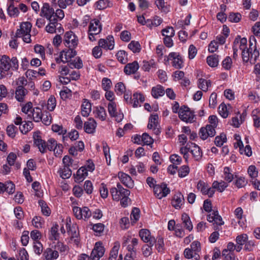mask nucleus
Listing matches in <instances>:
<instances>
[{
  "label": "nucleus",
  "instance_id": "nucleus-26",
  "mask_svg": "<svg viewBox=\"0 0 260 260\" xmlns=\"http://www.w3.org/2000/svg\"><path fill=\"white\" fill-rule=\"evenodd\" d=\"M181 219L184 227H185L189 231H191L192 230L193 226L188 215L186 213H183L182 215Z\"/></svg>",
  "mask_w": 260,
  "mask_h": 260
},
{
  "label": "nucleus",
  "instance_id": "nucleus-41",
  "mask_svg": "<svg viewBox=\"0 0 260 260\" xmlns=\"http://www.w3.org/2000/svg\"><path fill=\"white\" fill-rule=\"evenodd\" d=\"M131 215L133 216V221H131V224H133L139 220L140 217V210L138 208L134 207L131 211Z\"/></svg>",
  "mask_w": 260,
  "mask_h": 260
},
{
  "label": "nucleus",
  "instance_id": "nucleus-37",
  "mask_svg": "<svg viewBox=\"0 0 260 260\" xmlns=\"http://www.w3.org/2000/svg\"><path fill=\"white\" fill-rule=\"evenodd\" d=\"M118 177L121 183L126 187L129 188V183L130 181V177L125 173L120 172L118 174Z\"/></svg>",
  "mask_w": 260,
  "mask_h": 260
},
{
  "label": "nucleus",
  "instance_id": "nucleus-63",
  "mask_svg": "<svg viewBox=\"0 0 260 260\" xmlns=\"http://www.w3.org/2000/svg\"><path fill=\"white\" fill-rule=\"evenodd\" d=\"M4 190L9 194L13 193L15 191L14 184L11 181L6 182L5 183V188Z\"/></svg>",
  "mask_w": 260,
  "mask_h": 260
},
{
  "label": "nucleus",
  "instance_id": "nucleus-58",
  "mask_svg": "<svg viewBox=\"0 0 260 260\" xmlns=\"http://www.w3.org/2000/svg\"><path fill=\"white\" fill-rule=\"evenodd\" d=\"M120 247V244L118 242L114 243V246L111 250L110 257L116 258Z\"/></svg>",
  "mask_w": 260,
  "mask_h": 260
},
{
  "label": "nucleus",
  "instance_id": "nucleus-20",
  "mask_svg": "<svg viewBox=\"0 0 260 260\" xmlns=\"http://www.w3.org/2000/svg\"><path fill=\"white\" fill-rule=\"evenodd\" d=\"M91 111V104L87 100H85L81 106V114L84 117H87Z\"/></svg>",
  "mask_w": 260,
  "mask_h": 260
},
{
  "label": "nucleus",
  "instance_id": "nucleus-17",
  "mask_svg": "<svg viewBox=\"0 0 260 260\" xmlns=\"http://www.w3.org/2000/svg\"><path fill=\"white\" fill-rule=\"evenodd\" d=\"M158 115H151L149 118V122L147 127L149 129L153 128L155 131V133L158 134L160 133L159 130L157 128L158 125Z\"/></svg>",
  "mask_w": 260,
  "mask_h": 260
},
{
  "label": "nucleus",
  "instance_id": "nucleus-3",
  "mask_svg": "<svg viewBox=\"0 0 260 260\" xmlns=\"http://www.w3.org/2000/svg\"><path fill=\"white\" fill-rule=\"evenodd\" d=\"M153 191L155 196L159 199H161L166 197L170 192V190L167 187V185L165 183L155 185L154 186Z\"/></svg>",
  "mask_w": 260,
  "mask_h": 260
},
{
  "label": "nucleus",
  "instance_id": "nucleus-22",
  "mask_svg": "<svg viewBox=\"0 0 260 260\" xmlns=\"http://www.w3.org/2000/svg\"><path fill=\"white\" fill-rule=\"evenodd\" d=\"M165 94V89L160 85H157L155 87H153L151 90V94L155 99H157L162 96Z\"/></svg>",
  "mask_w": 260,
  "mask_h": 260
},
{
  "label": "nucleus",
  "instance_id": "nucleus-55",
  "mask_svg": "<svg viewBox=\"0 0 260 260\" xmlns=\"http://www.w3.org/2000/svg\"><path fill=\"white\" fill-rule=\"evenodd\" d=\"M229 21L232 22H238L241 19V15L240 13H231L228 18Z\"/></svg>",
  "mask_w": 260,
  "mask_h": 260
},
{
  "label": "nucleus",
  "instance_id": "nucleus-16",
  "mask_svg": "<svg viewBox=\"0 0 260 260\" xmlns=\"http://www.w3.org/2000/svg\"><path fill=\"white\" fill-rule=\"evenodd\" d=\"M54 13V10L52 8H51L49 4L48 3H44L43 6L41 9L40 15L43 16L46 18H50L51 16L53 15Z\"/></svg>",
  "mask_w": 260,
  "mask_h": 260
},
{
  "label": "nucleus",
  "instance_id": "nucleus-4",
  "mask_svg": "<svg viewBox=\"0 0 260 260\" xmlns=\"http://www.w3.org/2000/svg\"><path fill=\"white\" fill-rule=\"evenodd\" d=\"M139 236L145 243H148V245L153 246L156 242V239L151 235L150 232L146 229H143L139 231Z\"/></svg>",
  "mask_w": 260,
  "mask_h": 260
},
{
  "label": "nucleus",
  "instance_id": "nucleus-61",
  "mask_svg": "<svg viewBox=\"0 0 260 260\" xmlns=\"http://www.w3.org/2000/svg\"><path fill=\"white\" fill-rule=\"evenodd\" d=\"M17 129V127H16L14 125H10L8 126L7 127V133L9 137L11 138H14L15 136V134Z\"/></svg>",
  "mask_w": 260,
  "mask_h": 260
},
{
  "label": "nucleus",
  "instance_id": "nucleus-5",
  "mask_svg": "<svg viewBox=\"0 0 260 260\" xmlns=\"http://www.w3.org/2000/svg\"><path fill=\"white\" fill-rule=\"evenodd\" d=\"M126 189H124L122 185L117 183V187H112L110 189V193L112 196L114 200L118 201L120 200L121 198L123 197V194H125V192H127Z\"/></svg>",
  "mask_w": 260,
  "mask_h": 260
},
{
  "label": "nucleus",
  "instance_id": "nucleus-59",
  "mask_svg": "<svg viewBox=\"0 0 260 260\" xmlns=\"http://www.w3.org/2000/svg\"><path fill=\"white\" fill-rule=\"evenodd\" d=\"M115 91L118 94H122L125 91V87L122 82H119L115 86Z\"/></svg>",
  "mask_w": 260,
  "mask_h": 260
},
{
  "label": "nucleus",
  "instance_id": "nucleus-15",
  "mask_svg": "<svg viewBox=\"0 0 260 260\" xmlns=\"http://www.w3.org/2000/svg\"><path fill=\"white\" fill-rule=\"evenodd\" d=\"M190 152L192 154L193 157L196 160H199L202 156V153L200 148L195 143H190Z\"/></svg>",
  "mask_w": 260,
  "mask_h": 260
},
{
  "label": "nucleus",
  "instance_id": "nucleus-13",
  "mask_svg": "<svg viewBox=\"0 0 260 260\" xmlns=\"http://www.w3.org/2000/svg\"><path fill=\"white\" fill-rule=\"evenodd\" d=\"M247 49L252 52L251 53V57L252 58H257L258 57L259 53L256 48V40L254 36L250 37L249 39V47Z\"/></svg>",
  "mask_w": 260,
  "mask_h": 260
},
{
  "label": "nucleus",
  "instance_id": "nucleus-19",
  "mask_svg": "<svg viewBox=\"0 0 260 260\" xmlns=\"http://www.w3.org/2000/svg\"><path fill=\"white\" fill-rule=\"evenodd\" d=\"M27 93V91L24 87L17 86L15 91V98L20 102H23Z\"/></svg>",
  "mask_w": 260,
  "mask_h": 260
},
{
  "label": "nucleus",
  "instance_id": "nucleus-6",
  "mask_svg": "<svg viewBox=\"0 0 260 260\" xmlns=\"http://www.w3.org/2000/svg\"><path fill=\"white\" fill-rule=\"evenodd\" d=\"M64 44L67 47H76L78 45V39L71 31H67L64 35Z\"/></svg>",
  "mask_w": 260,
  "mask_h": 260
},
{
  "label": "nucleus",
  "instance_id": "nucleus-39",
  "mask_svg": "<svg viewBox=\"0 0 260 260\" xmlns=\"http://www.w3.org/2000/svg\"><path fill=\"white\" fill-rule=\"evenodd\" d=\"M68 48L69 49L67 51L63 50L62 52L64 53L66 61L67 62L68 61V59L74 57L77 54L76 51L74 49L75 47Z\"/></svg>",
  "mask_w": 260,
  "mask_h": 260
},
{
  "label": "nucleus",
  "instance_id": "nucleus-56",
  "mask_svg": "<svg viewBox=\"0 0 260 260\" xmlns=\"http://www.w3.org/2000/svg\"><path fill=\"white\" fill-rule=\"evenodd\" d=\"M56 105V99L55 97L51 96L48 100L47 109L49 111H52L55 109Z\"/></svg>",
  "mask_w": 260,
  "mask_h": 260
},
{
  "label": "nucleus",
  "instance_id": "nucleus-27",
  "mask_svg": "<svg viewBox=\"0 0 260 260\" xmlns=\"http://www.w3.org/2000/svg\"><path fill=\"white\" fill-rule=\"evenodd\" d=\"M211 83L210 80H206L203 78L199 79L198 87L203 91L206 92L209 87L211 86Z\"/></svg>",
  "mask_w": 260,
  "mask_h": 260
},
{
  "label": "nucleus",
  "instance_id": "nucleus-42",
  "mask_svg": "<svg viewBox=\"0 0 260 260\" xmlns=\"http://www.w3.org/2000/svg\"><path fill=\"white\" fill-rule=\"evenodd\" d=\"M31 115L33 117V119L35 122H39L42 119V111L39 108H36V110L33 109V112Z\"/></svg>",
  "mask_w": 260,
  "mask_h": 260
},
{
  "label": "nucleus",
  "instance_id": "nucleus-18",
  "mask_svg": "<svg viewBox=\"0 0 260 260\" xmlns=\"http://www.w3.org/2000/svg\"><path fill=\"white\" fill-rule=\"evenodd\" d=\"M242 50V57L243 61L244 62H248L249 61L251 64H254L256 61L257 58L251 57L252 51H249L248 49H244Z\"/></svg>",
  "mask_w": 260,
  "mask_h": 260
},
{
  "label": "nucleus",
  "instance_id": "nucleus-2",
  "mask_svg": "<svg viewBox=\"0 0 260 260\" xmlns=\"http://www.w3.org/2000/svg\"><path fill=\"white\" fill-rule=\"evenodd\" d=\"M179 117L183 121L192 123L194 121V115L188 107L183 106L181 107L178 111Z\"/></svg>",
  "mask_w": 260,
  "mask_h": 260
},
{
  "label": "nucleus",
  "instance_id": "nucleus-21",
  "mask_svg": "<svg viewBox=\"0 0 260 260\" xmlns=\"http://www.w3.org/2000/svg\"><path fill=\"white\" fill-rule=\"evenodd\" d=\"M247 39L245 38H241L240 36H238L235 39L233 45L238 46L240 50L246 49Z\"/></svg>",
  "mask_w": 260,
  "mask_h": 260
},
{
  "label": "nucleus",
  "instance_id": "nucleus-32",
  "mask_svg": "<svg viewBox=\"0 0 260 260\" xmlns=\"http://www.w3.org/2000/svg\"><path fill=\"white\" fill-rule=\"evenodd\" d=\"M70 167L64 166L63 168L59 171L60 176L62 179L69 178L72 175V171Z\"/></svg>",
  "mask_w": 260,
  "mask_h": 260
},
{
  "label": "nucleus",
  "instance_id": "nucleus-11",
  "mask_svg": "<svg viewBox=\"0 0 260 260\" xmlns=\"http://www.w3.org/2000/svg\"><path fill=\"white\" fill-rule=\"evenodd\" d=\"M102 30V26L100 24V21L97 19H94L90 21L88 32H91L92 34H99Z\"/></svg>",
  "mask_w": 260,
  "mask_h": 260
},
{
  "label": "nucleus",
  "instance_id": "nucleus-25",
  "mask_svg": "<svg viewBox=\"0 0 260 260\" xmlns=\"http://www.w3.org/2000/svg\"><path fill=\"white\" fill-rule=\"evenodd\" d=\"M228 186V184L223 181L220 182L214 181L212 183V187L214 189H216L219 192H222Z\"/></svg>",
  "mask_w": 260,
  "mask_h": 260
},
{
  "label": "nucleus",
  "instance_id": "nucleus-50",
  "mask_svg": "<svg viewBox=\"0 0 260 260\" xmlns=\"http://www.w3.org/2000/svg\"><path fill=\"white\" fill-rule=\"evenodd\" d=\"M44 220L42 219V217L40 216H35L32 220V224L38 229L41 228L42 226V224L44 223Z\"/></svg>",
  "mask_w": 260,
  "mask_h": 260
},
{
  "label": "nucleus",
  "instance_id": "nucleus-52",
  "mask_svg": "<svg viewBox=\"0 0 260 260\" xmlns=\"http://www.w3.org/2000/svg\"><path fill=\"white\" fill-rule=\"evenodd\" d=\"M142 143L144 145H150L153 143V139L147 133L142 135Z\"/></svg>",
  "mask_w": 260,
  "mask_h": 260
},
{
  "label": "nucleus",
  "instance_id": "nucleus-43",
  "mask_svg": "<svg viewBox=\"0 0 260 260\" xmlns=\"http://www.w3.org/2000/svg\"><path fill=\"white\" fill-rule=\"evenodd\" d=\"M39 204L41 208L43 214L45 216H49L51 213V211L45 202L43 200H40L39 201Z\"/></svg>",
  "mask_w": 260,
  "mask_h": 260
},
{
  "label": "nucleus",
  "instance_id": "nucleus-10",
  "mask_svg": "<svg viewBox=\"0 0 260 260\" xmlns=\"http://www.w3.org/2000/svg\"><path fill=\"white\" fill-rule=\"evenodd\" d=\"M31 24L29 22H22L20 25V29H18L16 33V37H21L22 35L26 33H30L31 28Z\"/></svg>",
  "mask_w": 260,
  "mask_h": 260
},
{
  "label": "nucleus",
  "instance_id": "nucleus-30",
  "mask_svg": "<svg viewBox=\"0 0 260 260\" xmlns=\"http://www.w3.org/2000/svg\"><path fill=\"white\" fill-rule=\"evenodd\" d=\"M87 169L85 167H81L77 172L76 179L79 181L83 180L87 176Z\"/></svg>",
  "mask_w": 260,
  "mask_h": 260
},
{
  "label": "nucleus",
  "instance_id": "nucleus-7",
  "mask_svg": "<svg viewBox=\"0 0 260 260\" xmlns=\"http://www.w3.org/2000/svg\"><path fill=\"white\" fill-rule=\"evenodd\" d=\"M0 61V78H4L6 75V72L11 67V64L10 62V58L6 55H3Z\"/></svg>",
  "mask_w": 260,
  "mask_h": 260
},
{
  "label": "nucleus",
  "instance_id": "nucleus-8",
  "mask_svg": "<svg viewBox=\"0 0 260 260\" xmlns=\"http://www.w3.org/2000/svg\"><path fill=\"white\" fill-rule=\"evenodd\" d=\"M168 60H172V66L177 69H181L183 66L181 56L177 53H170L168 55Z\"/></svg>",
  "mask_w": 260,
  "mask_h": 260
},
{
  "label": "nucleus",
  "instance_id": "nucleus-48",
  "mask_svg": "<svg viewBox=\"0 0 260 260\" xmlns=\"http://www.w3.org/2000/svg\"><path fill=\"white\" fill-rule=\"evenodd\" d=\"M52 129L53 132L58 133L59 135H66L67 132V129L64 128L62 125L58 124H53Z\"/></svg>",
  "mask_w": 260,
  "mask_h": 260
},
{
  "label": "nucleus",
  "instance_id": "nucleus-47",
  "mask_svg": "<svg viewBox=\"0 0 260 260\" xmlns=\"http://www.w3.org/2000/svg\"><path fill=\"white\" fill-rule=\"evenodd\" d=\"M219 114L223 118H225L228 116V112L227 110V107L224 103L221 104L218 107Z\"/></svg>",
  "mask_w": 260,
  "mask_h": 260
},
{
  "label": "nucleus",
  "instance_id": "nucleus-1",
  "mask_svg": "<svg viewBox=\"0 0 260 260\" xmlns=\"http://www.w3.org/2000/svg\"><path fill=\"white\" fill-rule=\"evenodd\" d=\"M34 144L38 147L40 151L44 153L47 148L50 151L53 150L55 146L56 145V141L52 139L49 140L47 144L45 142L42 140L41 137L38 133H35L33 136Z\"/></svg>",
  "mask_w": 260,
  "mask_h": 260
},
{
  "label": "nucleus",
  "instance_id": "nucleus-46",
  "mask_svg": "<svg viewBox=\"0 0 260 260\" xmlns=\"http://www.w3.org/2000/svg\"><path fill=\"white\" fill-rule=\"evenodd\" d=\"M7 11L8 14L11 17H17L19 13L18 9L15 7L12 4H11L8 7Z\"/></svg>",
  "mask_w": 260,
  "mask_h": 260
},
{
  "label": "nucleus",
  "instance_id": "nucleus-31",
  "mask_svg": "<svg viewBox=\"0 0 260 260\" xmlns=\"http://www.w3.org/2000/svg\"><path fill=\"white\" fill-rule=\"evenodd\" d=\"M66 226L67 229L69 228V230L68 231V232L69 233V235H71V238H76L78 237L79 232L77 231L78 228L77 225H73L72 226L69 224V223H67Z\"/></svg>",
  "mask_w": 260,
  "mask_h": 260
},
{
  "label": "nucleus",
  "instance_id": "nucleus-62",
  "mask_svg": "<svg viewBox=\"0 0 260 260\" xmlns=\"http://www.w3.org/2000/svg\"><path fill=\"white\" fill-rule=\"evenodd\" d=\"M153 246L148 245V244L145 245L142 248L143 254L145 257L150 255L152 252V247Z\"/></svg>",
  "mask_w": 260,
  "mask_h": 260
},
{
  "label": "nucleus",
  "instance_id": "nucleus-24",
  "mask_svg": "<svg viewBox=\"0 0 260 260\" xmlns=\"http://www.w3.org/2000/svg\"><path fill=\"white\" fill-rule=\"evenodd\" d=\"M133 107L136 108L139 106V104L142 103L145 101V97L144 95L138 92H136L133 94Z\"/></svg>",
  "mask_w": 260,
  "mask_h": 260
},
{
  "label": "nucleus",
  "instance_id": "nucleus-64",
  "mask_svg": "<svg viewBox=\"0 0 260 260\" xmlns=\"http://www.w3.org/2000/svg\"><path fill=\"white\" fill-rule=\"evenodd\" d=\"M120 227L122 229H127L129 226V221L127 217H124L121 218L119 221Z\"/></svg>",
  "mask_w": 260,
  "mask_h": 260
},
{
  "label": "nucleus",
  "instance_id": "nucleus-54",
  "mask_svg": "<svg viewBox=\"0 0 260 260\" xmlns=\"http://www.w3.org/2000/svg\"><path fill=\"white\" fill-rule=\"evenodd\" d=\"M248 240V236L246 234H243L238 235L236 239L237 244L243 245L245 244L246 241Z\"/></svg>",
  "mask_w": 260,
  "mask_h": 260
},
{
  "label": "nucleus",
  "instance_id": "nucleus-57",
  "mask_svg": "<svg viewBox=\"0 0 260 260\" xmlns=\"http://www.w3.org/2000/svg\"><path fill=\"white\" fill-rule=\"evenodd\" d=\"M162 35L164 37H173L175 35V31L173 27L168 26L162 30Z\"/></svg>",
  "mask_w": 260,
  "mask_h": 260
},
{
  "label": "nucleus",
  "instance_id": "nucleus-38",
  "mask_svg": "<svg viewBox=\"0 0 260 260\" xmlns=\"http://www.w3.org/2000/svg\"><path fill=\"white\" fill-rule=\"evenodd\" d=\"M118 60L122 63L125 64L127 61V53L124 50H120L116 54Z\"/></svg>",
  "mask_w": 260,
  "mask_h": 260
},
{
  "label": "nucleus",
  "instance_id": "nucleus-33",
  "mask_svg": "<svg viewBox=\"0 0 260 260\" xmlns=\"http://www.w3.org/2000/svg\"><path fill=\"white\" fill-rule=\"evenodd\" d=\"M95 116L101 119L102 121H104L106 118V110L103 107H96Z\"/></svg>",
  "mask_w": 260,
  "mask_h": 260
},
{
  "label": "nucleus",
  "instance_id": "nucleus-60",
  "mask_svg": "<svg viewBox=\"0 0 260 260\" xmlns=\"http://www.w3.org/2000/svg\"><path fill=\"white\" fill-rule=\"evenodd\" d=\"M112 82L110 79L107 78H104L102 79V88L105 91H107L111 88Z\"/></svg>",
  "mask_w": 260,
  "mask_h": 260
},
{
  "label": "nucleus",
  "instance_id": "nucleus-49",
  "mask_svg": "<svg viewBox=\"0 0 260 260\" xmlns=\"http://www.w3.org/2000/svg\"><path fill=\"white\" fill-rule=\"evenodd\" d=\"M178 176L181 177L186 176L189 172V168L187 166H183L178 170Z\"/></svg>",
  "mask_w": 260,
  "mask_h": 260
},
{
  "label": "nucleus",
  "instance_id": "nucleus-44",
  "mask_svg": "<svg viewBox=\"0 0 260 260\" xmlns=\"http://www.w3.org/2000/svg\"><path fill=\"white\" fill-rule=\"evenodd\" d=\"M69 64L71 68L81 69L83 67L82 60L79 58H77L74 60H71L69 61Z\"/></svg>",
  "mask_w": 260,
  "mask_h": 260
},
{
  "label": "nucleus",
  "instance_id": "nucleus-40",
  "mask_svg": "<svg viewBox=\"0 0 260 260\" xmlns=\"http://www.w3.org/2000/svg\"><path fill=\"white\" fill-rule=\"evenodd\" d=\"M235 178L236 180L235 182V184L238 188L244 187L248 182L247 180L243 177H238L237 175H235Z\"/></svg>",
  "mask_w": 260,
  "mask_h": 260
},
{
  "label": "nucleus",
  "instance_id": "nucleus-34",
  "mask_svg": "<svg viewBox=\"0 0 260 260\" xmlns=\"http://www.w3.org/2000/svg\"><path fill=\"white\" fill-rule=\"evenodd\" d=\"M223 177L224 180L228 182H231L234 179V175L229 167H225L223 170Z\"/></svg>",
  "mask_w": 260,
  "mask_h": 260
},
{
  "label": "nucleus",
  "instance_id": "nucleus-9",
  "mask_svg": "<svg viewBox=\"0 0 260 260\" xmlns=\"http://www.w3.org/2000/svg\"><path fill=\"white\" fill-rule=\"evenodd\" d=\"M216 131L212 126L206 125L202 127L199 132L200 137L202 140H206L208 137H213L215 135Z\"/></svg>",
  "mask_w": 260,
  "mask_h": 260
},
{
  "label": "nucleus",
  "instance_id": "nucleus-36",
  "mask_svg": "<svg viewBox=\"0 0 260 260\" xmlns=\"http://www.w3.org/2000/svg\"><path fill=\"white\" fill-rule=\"evenodd\" d=\"M58 225L57 224L53 225L50 231L49 239L51 240H56L58 239L59 233H58Z\"/></svg>",
  "mask_w": 260,
  "mask_h": 260
},
{
  "label": "nucleus",
  "instance_id": "nucleus-53",
  "mask_svg": "<svg viewBox=\"0 0 260 260\" xmlns=\"http://www.w3.org/2000/svg\"><path fill=\"white\" fill-rule=\"evenodd\" d=\"M141 50V46L138 41H131V51L134 53H139Z\"/></svg>",
  "mask_w": 260,
  "mask_h": 260
},
{
  "label": "nucleus",
  "instance_id": "nucleus-51",
  "mask_svg": "<svg viewBox=\"0 0 260 260\" xmlns=\"http://www.w3.org/2000/svg\"><path fill=\"white\" fill-rule=\"evenodd\" d=\"M108 110L111 117L115 116L117 113L116 103L115 102H109L108 105Z\"/></svg>",
  "mask_w": 260,
  "mask_h": 260
},
{
  "label": "nucleus",
  "instance_id": "nucleus-28",
  "mask_svg": "<svg viewBox=\"0 0 260 260\" xmlns=\"http://www.w3.org/2000/svg\"><path fill=\"white\" fill-rule=\"evenodd\" d=\"M218 56L216 54L209 56L207 58V62L211 67H217L218 64Z\"/></svg>",
  "mask_w": 260,
  "mask_h": 260
},
{
  "label": "nucleus",
  "instance_id": "nucleus-14",
  "mask_svg": "<svg viewBox=\"0 0 260 260\" xmlns=\"http://www.w3.org/2000/svg\"><path fill=\"white\" fill-rule=\"evenodd\" d=\"M58 252L51 248H47L43 252V260H55L58 257Z\"/></svg>",
  "mask_w": 260,
  "mask_h": 260
},
{
  "label": "nucleus",
  "instance_id": "nucleus-29",
  "mask_svg": "<svg viewBox=\"0 0 260 260\" xmlns=\"http://www.w3.org/2000/svg\"><path fill=\"white\" fill-rule=\"evenodd\" d=\"M227 140L226 135L222 133L215 138L214 143L217 147H221Z\"/></svg>",
  "mask_w": 260,
  "mask_h": 260
},
{
  "label": "nucleus",
  "instance_id": "nucleus-35",
  "mask_svg": "<svg viewBox=\"0 0 260 260\" xmlns=\"http://www.w3.org/2000/svg\"><path fill=\"white\" fill-rule=\"evenodd\" d=\"M32 123L30 121L28 120V121L25 122L24 124L20 125L19 129L22 134H25L32 129Z\"/></svg>",
  "mask_w": 260,
  "mask_h": 260
},
{
  "label": "nucleus",
  "instance_id": "nucleus-45",
  "mask_svg": "<svg viewBox=\"0 0 260 260\" xmlns=\"http://www.w3.org/2000/svg\"><path fill=\"white\" fill-rule=\"evenodd\" d=\"M32 107V103L29 102H28L27 104H25L23 107L22 108V111L28 115V117H29L30 119L31 118V114L32 113V111L31 110Z\"/></svg>",
  "mask_w": 260,
  "mask_h": 260
},
{
  "label": "nucleus",
  "instance_id": "nucleus-23",
  "mask_svg": "<svg viewBox=\"0 0 260 260\" xmlns=\"http://www.w3.org/2000/svg\"><path fill=\"white\" fill-rule=\"evenodd\" d=\"M183 200V196L181 193H179L174 196L172 201V205L176 209H179L182 205Z\"/></svg>",
  "mask_w": 260,
  "mask_h": 260
},
{
  "label": "nucleus",
  "instance_id": "nucleus-12",
  "mask_svg": "<svg viewBox=\"0 0 260 260\" xmlns=\"http://www.w3.org/2000/svg\"><path fill=\"white\" fill-rule=\"evenodd\" d=\"M96 127V122L93 118H90L87 121L84 122V131L88 134H93Z\"/></svg>",
  "mask_w": 260,
  "mask_h": 260
}]
</instances>
